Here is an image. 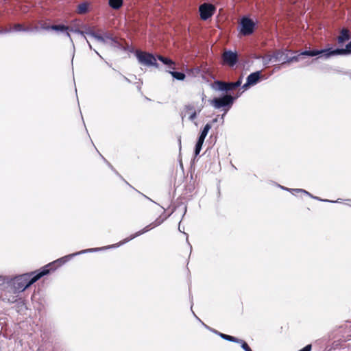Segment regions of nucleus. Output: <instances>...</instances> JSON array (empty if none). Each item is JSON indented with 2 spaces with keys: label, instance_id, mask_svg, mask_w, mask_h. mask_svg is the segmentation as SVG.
Returning <instances> with one entry per match:
<instances>
[{
  "label": "nucleus",
  "instance_id": "nucleus-29",
  "mask_svg": "<svg viewBox=\"0 0 351 351\" xmlns=\"http://www.w3.org/2000/svg\"><path fill=\"white\" fill-rule=\"evenodd\" d=\"M238 343L241 344V348L245 351H252L251 350V348L249 347V346L247 345V343L245 341H244L243 340L240 339V342H238Z\"/></svg>",
  "mask_w": 351,
  "mask_h": 351
},
{
  "label": "nucleus",
  "instance_id": "nucleus-1",
  "mask_svg": "<svg viewBox=\"0 0 351 351\" xmlns=\"http://www.w3.org/2000/svg\"><path fill=\"white\" fill-rule=\"evenodd\" d=\"M165 219L166 218H162L161 217L157 218L154 222L147 225L142 230L136 232L134 234L131 235L130 237L123 239L122 241H121L120 243H119L117 244L108 245V246H106V247H102L89 248V249H86V250H83L79 251L77 252L73 253V254L64 256L62 258H60L54 261L53 262L50 263L49 264L45 265L43 269H49V271H50L51 270H55L57 267L61 266L62 265L64 264L67 261H70L73 257H74L75 256L88 253V252H99V251L104 250L106 249H110V248H112V247H119L120 245L128 243V241L132 240L133 239L149 231L152 228H154L160 226L161 223H162V222L165 220Z\"/></svg>",
  "mask_w": 351,
  "mask_h": 351
},
{
  "label": "nucleus",
  "instance_id": "nucleus-36",
  "mask_svg": "<svg viewBox=\"0 0 351 351\" xmlns=\"http://www.w3.org/2000/svg\"><path fill=\"white\" fill-rule=\"evenodd\" d=\"M123 79H124V80H125L126 82H129V83L130 82V80L128 77H126L125 76H123Z\"/></svg>",
  "mask_w": 351,
  "mask_h": 351
},
{
  "label": "nucleus",
  "instance_id": "nucleus-30",
  "mask_svg": "<svg viewBox=\"0 0 351 351\" xmlns=\"http://www.w3.org/2000/svg\"><path fill=\"white\" fill-rule=\"evenodd\" d=\"M312 346L311 344H308L305 347H304L302 349L300 350L299 351H311Z\"/></svg>",
  "mask_w": 351,
  "mask_h": 351
},
{
  "label": "nucleus",
  "instance_id": "nucleus-6",
  "mask_svg": "<svg viewBox=\"0 0 351 351\" xmlns=\"http://www.w3.org/2000/svg\"><path fill=\"white\" fill-rule=\"evenodd\" d=\"M135 56L138 60V63L141 65L147 67H158L156 58L152 53L137 50L135 53Z\"/></svg>",
  "mask_w": 351,
  "mask_h": 351
},
{
  "label": "nucleus",
  "instance_id": "nucleus-39",
  "mask_svg": "<svg viewBox=\"0 0 351 351\" xmlns=\"http://www.w3.org/2000/svg\"><path fill=\"white\" fill-rule=\"evenodd\" d=\"M144 196H145L146 198H147L148 199H149V201L153 202V200H152V199H150V198L147 197V196H145V195H144Z\"/></svg>",
  "mask_w": 351,
  "mask_h": 351
},
{
  "label": "nucleus",
  "instance_id": "nucleus-15",
  "mask_svg": "<svg viewBox=\"0 0 351 351\" xmlns=\"http://www.w3.org/2000/svg\"><path fill=\"white\" fill-rule=\"evenodd\" d=\"M288 55L283 51H277L274 53V61H282V64L287 63L285 62V58Z\"/></svg>",
  "mask_w": 351,
  "mask_h": 351
},
{
  "label": "nucleus",
  "instance_id": "nucleus-8",
  "mask_svg": "<svg viewBox=\"0 0 351 351\" xmlns=\"http://www.w3.org/2000/svg\"><path fill=\"white\" fill-rule=\"evenodd\" d=\"M255 23L247 17H243L241 21V33L244 35H250L254 32Z\"/></svg>",
  "mask_w": 351,
  "mask_h": 351
},
{
  "label": "nucleus",
  "instance_id": "nucleus-18",
  "mask_svg": "<svg viewBox=\"0 0 351 351\" xmlns=\"http://www.w3.org/2000/svg\"><path fill=\"white\" fill-rule=\"evenodd\" d=\"M89 3L88 2H83L77 5V12L80 14H84L88 12Z\"/></svg>",
  "mask_w": 351,
  "mask_h": 351
},
{
  "label": "nucleus",
  "instance_id": "nucleus-38",
  "mask_svg": "<svg viewBox=\"0 0 351 351\" xmlns=\"http://www.w3.org/2000/svg\"><path fill=\"white\" fill-rule=\"evenodd\" d=\"M94 51L101 58H102L101 56L98 53V51H97L95 49L94 50Z\"/></svg>",
  "mask_w": 351,
  "mask_h": 351
},
{
  "label": "nucleus",
  "instance_id": "nucleus-16",
  "mask_svg": "<svg viewBox=\"0 0 351 351\" xmlns=\"http://www.w3.org/2000/svg\"><path fill=\"white\" fill-rule=\"evenodd\" d=\"M158 59L164 64L167 65L170 69H175V63L171 59L163 57L162 56H158Z\"/></svg>",
  "mask_w": 351,
  "mask_h": 351
},
{
  "label": "nucleus",
  "instance_id": "nucleus-22",
  "mask_svg": "<svg viewBox=\"0 0 351 351\" xmlns=\"http://www.w3.org/2000/svg\"><path fill=\"white\" fill-rule=\"evenodd\" d=\"M204 138H200L199 137L198 138V140H197V142L195 145V156H197L199 155L201 149H202V145L204 142Z\"/></svg>",
  "mask_w": 351,
  "mask_h": 351
},
{
  "label": "nucleus",
  "instance_id": "nucleus-31",
  "mask_svg": "<svg viewBox=\"0 0 351 351\" xmlns=\"http://www.w3.org/2000/svg\"><path fill=\"white\" fill-rule=\"evenodd\" d=\"M6 300V298H3V300ZM7 300L9 302L13 303L16 301V298L15 296H12V298L11 299L9 298V299H7Z\"/></svg>",
  "mask_w": 351,
  "mask_h": 351
},
{
  "label": "nucleus",
  "instance_id": "nucleus-24",
  "mask_svg": "<svg viewBox=\"0 0 351 351\" xmlns=\"http://www.w3.org/2000/svg\"><path fill=\"white\" fill-rule=\"evenodd\" d=\"M212 125L210 123H206L202 130L199 137L204 138L206 137L209 130L211 129Z\"/></svg>",
  "mask_w": 351,
  "mask_h": 351
},
{
  "label": "nucleus",
  "instance_id": "nucleus-19",
  "mask_svg": "<svg viewBox=\"0 0 351 351\" xmlns=\"http://www.w3.org/2000/svg\"><path fill=\"white\" fill-rule=\"evenodd\" d=\"M350 38L349 32L347 29H342L341 32V34L338 37V42L339 43H343L345 41L348 40Z\"/></svg>",
  "mask_w": 351,
  "mask_h": 351
},
{
  "label": "nucleus",
  "instance_id": "nucleus-35",
  "mask_svg": "<svg viewBox=\"0 0 351 351\" xmlns=\"http://www.w3.org/2000/svg\"><path fill=\"white\" fill-rule=\"evenodd\" d=\"M328 201H329L328 202H332V203H335V202L341 203L342 199H338L336 201H331V200H328Z\"/></svg>",
  "mask_w": 351,
  "mask_h": 351
},
{
  "label": "nucleus",
  "instance_id": "nucleus-13",
  "mask_svg": "<svg viewBox=\"0 0 351 351\" xmlns=\"http://www.w3.org/2000/svg\"><path fill=\"white\" fill-rule=\"evenodd\" d=\"M47 29H51L55 31H60L62 32H65L66 36L70 39L71 42L73 43V40L71 38V36L69 34V32L67 31L69 29V27L67 26H65L64 25H53L51 26H49L46 27Z\"/></svg>",
  "mask_w": 351,
  "mask_h": 351
},
{
  "label": "nucleus",
  "instance_id": "nucleus-41",
  "mask_svg": "<svg viewBox=\"0 0 351 351\" xmlns=\"http://www.w3.org/2000/svg\"><path fill=\"white\" fill-rule=\"evenodd\" d=\"M195 316L196 317L197 319H198L201 322V320L199 319V317H197L195 315Z\"/></svg>",
  "mask_w": 351,
  "mask_h": 351
},
{
  "label": "nucleus",
  "instance_id": "nucleus-5",
  "mask_svg": "<svg viewBox=\"0 0 351 351\" xmlns=\"http://www.w3.org/2000/svg\"><path fill=\"white\" fill-rule=\"evenodd\" d=\"M235 99V97L230 95H226L222 97H216L210 101V104L211 106H213L215 109H219L221 108H225V112L221 116V119L223 121V117L225 114L228 111V110L231 108L232 106L234 101Z\"/></svg>",
  "mask_w": 351,
  "mask_h": 351
},
{
  "label": "nucleus",
  "instance_id": "nucleus-14",
  "mask_svg": "<svg viewBox=\"0 0 351 351\" xmlns=\"http://www.w3.org/2000/svg\"><path fill=\"white\" fill-rule=\"evenodd\" d=\"M202 324L206 328H208V330H211V329L208 326H206L205 324L202 323ZM213 331V330H212ZM214 332L218 334L222 339H225V340H227V341H232V342H235V343H238V342H240V339H237L234 337H232V336H230V335H226V334H223V333H220V332H218L215 330H213Z\"/></svg>",
  "mask_w": 351,
  "mask_h": 351
},
{
  "label": "nucleus",
  "instance_id": "nucleus-9",
  "mask_svg": "<svg viewBox=\"0 0 351 351\" xmlns=\"http://www.w3.org/2000/svg\"><path fill=\"white\" fill-rule=\"evenodd\" d=\"M215 10V7L209 3H203L199 8L200 17L202 20L206 21L210 18Z\"/></svg>",
  "mask_w": 351,
  "mask_h": 351
},
{
  "label": "nucleus",
  "instance_id": "nucleus-11",
  "mask_svg": "<svg viewBox=\"0 0 351 351\" xmlns=\"http://www.w3.org/2000/svg\"><path fill=\"white\" fill-rule=\"evenodd\" d=\"M222 59L224 64H227L230 67H233L238 62L237 53L230 50H226L222 55Z\"/></svg>",
  "mask_w": 351,
  "mask_h": 351
},
{
  "label": "nucleus",
  "instance_id": "nucleus-28",
  "mask_svg": "<svg viewBox=\"0 0 351 351\" xmlns=\"http://www.w3.org/2000/svg\"><path fill=\"white\" fill-rule=\"evenodd\" d=\"M13 30L15 32H27L29 31L28 29L23 27L21 24L17 23L15 24L13 27Z\"/></svg>",
  "mask_w": 351,
  "mask_h": 351
},
{
  "label": "nucleus",
  "instance_id": "nucleus-3",
  "mask_svg": "<svg viewBox=\"0 0 351 351\" xmlns=\"http://www.w3.org/2000/svg\"><path fill=\"white\" fill-rule=\"evenodd\" d=\"M49 273V269H42V270L37 274L36 271H34L16 276L12 281V289L15 293L23 292L41 277Z\"/></svg>",
  "mask_w": 351,
  "mask_h": 351
},
{
  "label": "nucleus",
  "instance_id": "nucleus-33",
  "mask_svg": "<svg viewBox=\"0 0 351 351\" xmlns=\"http://www.w3.org/2000/svg\"><path fill=\"white\" fill-rule=\"evenodd\" d=\"M280 187L283 189V190H285V191H290L291 193H293L294 191H293L291 189H289V188H287V187H285V186H280Z\"/></svg>",
  "mask_w": 351,
  "mask_h": 351
},
{
  "label": "nucleus",
  "instance_id": "nucleus-27",
  "mask_svg": "<svg viewBox=\"0 0 351 351\" xmlns=\"http://www.w3.org/2000/svg\"><path fill=\"white\" fill-rule=\"evenodd\" d=\"M71 31L74 32V33L78 34L81 35L82 36H83L84 38V39L86 40L90 49H93L92 45H90V43L88 42V40H87V38L84 36V31H82V30H80L78 29H72Z\"/></svg>",
  "mask_w": 351,
  "mask_h": 351
},
{
  "label": "nucleus",
  "instance_id": "nucleus-26",
  "mask_svg": "<svg viewBox=\"0 0 351 351\" xmlns=\"http://www.w3.org/2000/svg\"><path fill=\"white\" fill-rule=\"evenodd\" d=\"M258 58H262L263 64L265 66H267V65L274 60V55H267L265 56L259 57Z\"/></svg>",
  "mask_w": 351,
  "mask_h": 351
},
{
  "label": "nucleus",
  "instance_id": "nucleus-21",
  "mask_svg": "<svg viewBox=\"0 0 351 351\" xmlns=\"http://www.w3.org/2000/svg\"><path fill=\"white\" fill-rule=\"evenodd\" d=\"M204 138H200L199 137L198 138V140H197V142L195 145V156H197L199 155L201 149H202V145L204 142Z\"/></svg>",
  "mask_w": 351,
  "mask_h": 351
},
{
  "label": "nucleus",
  "instance_id": "nucleus-20",
  "mask_svg": "<svg viewBox=\"0 0 351 351\" xmlns=\"http://www.w3.org/2000/svg\"><path fill=\"white\" fill-rule=\"evenodd\" d=\"M108 4L112 8L118 10L122 6L123 0H109Z\"/></svg>",
  "mask_w": 351,
  "mask_h": 351
},
{
  "label": "nucleus",
  "instance_id": "nucleus-37",
  "mask_svg": "<svg viewBox=\"0 0 351 351\" xmlns=\"http://www.w3.org/2000/svg\"><path fill=\"white\" fill-rule=\"evenodd\" d=\"M217 121H218V119L217 118H215L214 119H213L212 122L213 123H216V122H217Z\"/></svg>",
  "mask_w": 351,
  "mask_h": 351
},
{
  "label": "nucleus",
  "instance_id": "nucleus-4",
  "mask_svg": "<svg viewBox=\"0 0 351 351\" xmlns=\"http://www.w3.org/2000/svg\"><path fill=\"white\" fill-rule=\"evenodd\" d=\"M203 101L204 97H202V103L193 101L185 105L181 113L182 119H183L184 117H187L189 120L191 121H194L197 117V114L200 113L204 108Z\"/></svg>",
  "mask_w": 351,
  "mask_h": 351
},
{
  "label": "nucleus",
  "instance_id": "nucleus-12",
  "mask_svg": "<svg viewBox=\"0 0 351 351\" xmlns=\"http://www.w3.org/2000/svg\"><path fill=\"white\" fill-rule=\"evenodd\" d=\"M261 75V71H256L250 74L247 77L246 82L242 86V89L245 90L250 86L256 84L260 80Z\"/></svg>",
  "mask_w": 351,
  "mask_h": 351
},
{
  "label": "nucleus",
  "instance_id": "nucleus-34",
  "mask_svg": "<svg viewBox=\"0 0 351 351\" xmlns=\"http://www.w3.org/2000/svg\"><path fill=\"white\" fill-rule=\"evenodd\" d=\"M280 187L283 189V190H285V191H290L291 193H293L294 191H293L291 189H289V188H287V187H285V186H280Z\"/></svg>",
  "mask_w": 351,
  "mask_h": 351
},
{
  "label": "nucleus",
  "instance_id": "nucleus-32",
  "mask_svg": "<svg viewBox=\"0 0 351 351\" xmlns=\"http://www.w3.org/2000/svg\"><path fill=\"white\" fill-rule=\"evenodd\" d=\"M10 32H11V29H4L2 30H0V34H8Z\"/></svg>",
  "mask_w": 351,
  "mask_h": 351
},
{
  "label": "nucleus",
  "instance_id": "nucleus-23",
  "mask_svg": "<svg viewBox=\"0 0 351 351\" xmlns=\"http://www.w3.org/2000/svg\"><path fill=\"white\" fill-rule=\"evenodd\" d=\"M169 73L172 75V77L178 80L182 81L185 79V74L181 72H177V71H169Z\"/></svg>",
  "mask_w": 351,
  "mask_h": 351
},
{
  "label": "nucleus",
  "instance_id": "nucleus-25",
  "mask_svg": "<svg viewBox=\"0 0 351 351\" xmlns=\"http://www.w3.org/2000/svg\"><path fill=\"white\" fill-rule=\"evenodd\" d=\"M85 34L93 37L97 41H98V40H101V35L95 33L94 31H93L91 29H87V30L84 31V35Z\"/></svg>",
  "mask_w": 351,
  "mask_h": 351
},
{
  "label": "nucleus",
  "instance_id": "nucleus-2",
  "mask_svg": "<svg viewBox=\"0 0 351 351\" xmlns=\"http://www.w3.org/2000/svg\"><path fill=\"white\" fill-rule=\"evenodd\" d=\"M351 53V41L346 45V48L344 49H325L322 50H310V51H304L297 56H294L292 57L286 56L285 59V62H299L300 61L304 56H315L317 55H322L325 58H328L331 56H342L347 55Z\"/></svg>",
  "mask_w": 351,
  "mask_h": 351
},
{
  "label": "nucleus",
  "instance_id": "nucleus-10",
  "mask_svg": "<svg viewBox=\"0 0 351 351\" xmlns=\"http://www.w3.org/2000/svg\"><path fill=\"white\" fill-rule=\"evenodd\" d=\"M242 84V77H241L237 82H223L217 81L216 82L217 89L221 91H229L233 90L239 86H240Z\"/></svg>",
  "mask_w": 351,
  "mask_h": 351
},
{
  "label": "nucleus",
  "instance_id": "nucleus-17",
  "mask_svg": "<svg viewBox=\"0 0 351 351\" xmlns=\"http://www.w3.org/2000/svg\"><path fill=\"white\" fill-rule=\"evenodd\" d=\"M294 192H296V193H304L308 196H309L310 197L313 198V199H317V200H319V201H321V202H329L328 199H321L320 197H316V196H313L312 194H311L309 192H308L307 191L304 190V189H291Z\"/></svg>",
  "mask_w": 351,
  "mask_h": 351
},
{
  "label": "nucleus",
  "instance_id": "nucleus-40",
  "mask_svg": "<svg viewBox=\"0 0 351 351\" xmlns=\"http://www.w3.org/2000/svg\"><path fill=\"white\" fill-rule=\"evenodd\" d=\"M2 282H3V280H2L1 278L0 277V285H1Z\"/></svg>",
  "mask_w": 351,
  "mask_h": 351
},
{
  "label": "nucleus",
  "instance_id": "nucleus-7",
  "mask_svg": "<svg viewBox=\"0 0 351 351\" xmlns=\"http://www.w3.org/2000/svg\"><path fill=\"white\" fill-rule=\"evenodd\" d=\"M101 40H98V42L108 45L112 48L122 49V45L119 42L117 38L113 37L109 32H104L101 35Z\"/></svg>",
  "mask_w": 351,
  "mask_h": 351
}]
</instances>
